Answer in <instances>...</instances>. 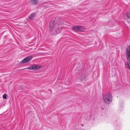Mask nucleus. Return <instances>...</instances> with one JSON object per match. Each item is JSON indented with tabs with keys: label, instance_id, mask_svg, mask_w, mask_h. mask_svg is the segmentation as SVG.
<instances>
[{
	"label": "nucleus",
	"instance_id": "nucleus-8",
	"mask_svg": "<svg viewBox=\"0 0 130 130\" xmlns=\"http://www.w3.org/2000/svg\"><path fill=\"white\" fill-rule=\"evenodd\" d=\"M36 14L34 13H32L29 16V18L30 20H32L35 17Z\"/></svg>",
	"mask_w": 130,
	"mask_h": 130
},
{
	"label": "nucleus",
	"instance_id": "nucleus-12",
	"mask_svg": "<svg viewBox=\"0 0 130 130\" xmlns=\"http://www.w3.org/2000/svg\"><path fill=\"white\" fill-rule=\"evenodd\" d=\"M82 77L81 79H82Z\"/></svg>",
	"mask_w": 130,
	"mask_h": 130
},
{
	"label": "nucleus",
	"instance_id": "nucleus-9",
	"mask_svg": "<svg viewBox=\"0 0 130 130\" xmlns=\"http://www.w3.org/2000/svg\"><path fill=\"white\" fill-rule=\"evenodd\" d=\"M38 2V0H30V2L32 4H36Z\"/></svg>",
	"mask_w": 130,
	"mask_h": 130
},
{
	"label": "nucleus",
	"instance_id": "nucleus-2",
	"mask_svg": "<svg viewBox=\"0 0 130 130\" xmlns=\"http://www.w3.org/2000/svg\"><path fill=\"white\" fill-rule=\"evenodd\" d=\"M126 52L127 60L129 62L125 63V66L128 69L130 70V44L127 48Z\"/></svg>",
	"mask_w": 130,
	"mask_h": 130
},
{
	"label": "nucleus",
	"instance_id": "nucleus-6",
	"mask_svg": "<svg viewBox=\"0 0 130 130\" xmlns=\"http://www.w3.org/2000/svg\"><path fill=\"white\" fill-rule=\"evenodd\" d=\"M32 58L31 56H28L21 61V62L23 63H27Z\"/></svg>",
	"mask_w": 130,
	"mask_h": 130
},
{
	"label": "nucleus",
	"instance_id": "nucleus-5",
	"mask_svg": "<svg viewBox=\"0 0 130 130\" xmlns=\"http://www.w3.org/2000/svg\"><path fill=\"white\" fill-rule=\"evenodd\" d=\"M40 68V66H37L35 65H33L31 66L28 67L27 68H24L21 70H23L25 69H30V70H36L39 69Z\"/></svg>",
	"mask_w": 130,
	"mask_h": 130
},
{
	"label": "nucleus",
	"instance_id": "nucleus-10",
	"mask_svg": "<svg viewBox=\"0 0 130 130\" xmlns=\"http://www.w3.org/2000/svg\"><path fill=\"white\" fill-rule=\"evenodd\" d=\"M126 15L127 18L128 19L130 18V11L127 12Z\"/></svg>",
	"mask_w": 130,
	"mask_h": 130
},
{
	"label": "nucleus",
	"instance_id": "nucleus-4",
	"mask_svg": "<svg viewBox=\"0 0 130 130\" xmlns=\"http://www.w3.org/2000/svg\"><path fill=\"white\" fill-rule=\"evenodd\" d=\"M84 29L83 26L78 25L73 26L72 28L73 30L76 32H82Z\"/></svg>",
	"mask_w": 130,
	"mask_h": 130
},
{
	"label": "nucleus",
	"instance_id": "nucleus-11",
	"mask_svg": "<svg viewBox=\"0 0 130 130\" xmlns=\"http://www.w3.org/2000/svg\"><path fill=\"white\" fill-rule=\"evenodd\" d=\"M3 98L4 99H7V94H5L3 95Z\"/></svg>",
	"mask_w": 130,
	"mask_h": 130
},
{
	"label": "nucleus",
	"instance_id": "nucleus-3",
	"mask_svg": "<svg viewBox=\"0 0 130 130\" xmlns=\"http://www.w3.org/2000/svg\"><path fill=\"white\" fill-rule=\"evenodd\" d=\"M57 24L55 23V21H51L50 22L48 26L49 30L52 32L55 31Z\"/></svg>",
	"mask_w": 130,
	"mask_h": 130
},
{
	"label": "nucleus",
	"instance_id": "nucleus-1",
	"mask_svg": "<svg viewBox=\"0 0 130 130\" xmlns=\"http://www.w3.org/2000/svg\"><path fill=\"white\" fill-rule=\"evenodd\" d=\"M103 98L105 102L107 104H109L112 102V95L110 93L103 94Z\"/></svg>",
	"mask_w": 130,
	"mask_h": 130
},
{
	"label": "nucleus",
	"instance_id": "nucleus-7",
	"mask_svg": "<svg viewBox=\"0 0 130 130\" xmlns=\"http://www.w3.org/2000/svg\"><path fill=\"white\" fill-rule=\"evenodd\" d=\"M58 26H57L56 29L55 28V31L52 32L54 33V35H55V32L57 34H59L61 32V28L60 27V25H59V24H58Z\"/></svg>",
	"mask_w": 130,
	"mask_h": 130
}]
</instances>
